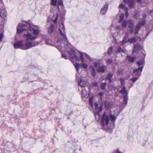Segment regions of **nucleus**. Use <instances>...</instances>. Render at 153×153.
Returning a JSON list of instances; mask_svg holds the SVG:
<instances>
[{
	"label": "nucleus",
	"instance_id": "f257e3e1",
	"mask_svg": "<svg viewBox=\"0 0 153 153\" xmlns=\"http://www.w3.org/2000/svg\"><path fill=\"white\" fill-rule=\"evenodd\" d=\"M39 32V27L37 26L30 25L27 22L19 24L17 27V32L18 33L24 32V37L26 39V42L25 44H23L22 41L16 42L14 45V48L26 50L36 46L38 43L33 41L36 38Z\"/></svg>",
	"mask_w": 153,
	"mask_h": 153
},
{
	"label": "nucleus",
	"instance_id": "f03ea898",
	"mask_svg": "<svg viewBox=\"0 0 153 153\" xmlns=\"http://www.w3.org/2000/svg\"><path fill=\"white\" fill-rule=\"evenodd\" d=\"M144 64V61L143 59L137 62V64L138 65L139 68L134 71L133 73L136 74L138 76H139L141 74V71L143 68Z\"/></svg>",
	"mask_w": 153,
	"mask_h": 153
},
{
	"label": "nucleus",
	"instance_id": "7ed1b4c3",
	"mask_svg": "<svg viewBox=\"0 0 153 153\" xmlns=\"http://www.w3.org/2000/svg\"><path fill=\"white\" fill-rule=\"evenodd\" d=\"M110 121L109 115L104 112L101 117V123L103 126H107Z\"/></svg>",
	"mask_w": 153,
	"mask_h": 153
},
{
	"label": "nucleus",
	"instance_id": "20e7f679",
	"mask_svg": "<svg viewBox=\"0 0 153 153\" xmlns=\"http://www.w3.org/2000/svg\"><path fill=\"white\" fill-rule=\"evenodd\" d=\"M120 92L122 94H125L123 96V101L125 102V104H126L128 100L127 95L128 92L126 90V88L125 87L123 86L122 87V89L120 91Z\"/></svg>",
	"mask_w": 153,
	"mask_h": 153
},
{
	"label": "nucleus",
	"instance_id": "39448f33",
	"mask_svg": "<svg viewBox=\"0 0 153 153\" xmlns=\"http://www.w3.org/2000/svg\"><path fill=\"white\" fill-rule=\"evenodd\" d=\"M146 22L145 20H143L142 21H140L136 26L134 32L135 35L137 34L141 27L145 24Z\"/></svg>",
	"mask_w": 153,
	"mask_h": 153
},
{
	"label": "nucleus",
	"instance_id": "423d86ee",
	"mask_svg": "<svg viewBox=\"0 0 153 153\" xmlns=\"http://www.w3.org/2000/svg\"><path fill=\"white\" fill-rule=\"evenodd\" d=\"M59 31L60 33L62 36L66 40H67V39L65 33V27L64 25L62 23L60 26L59 29Z\"/></svg>",
	"mask_w": 153,
	"mask_h": 153
},
{
	"label": "nucleus",
	"instance_id": "0eeeda50",
	"mask_svg": "<svg viewBox=\"0 0 153 153\" xmlns=\"http://www.w3.org/2000/svg\"><path fill=\"white\" fill-rule=\"evenodd\" d=\"M68 51L70 55V58L74 59L76 60H78L79 59L78 57L75 54L74 50L72 49H70V50L68 49Z\"/></svg>",
	"mask_w": 153,
	"mask_h": 153
},
{
	"label": "nucleus",
	"instance_id": "6e6552de",
	"mask_svg": "<svg viewBox=\"0 0 153 153\" xmlns=\"http://www.w3.org/2000/svg\"><path fill=\"white\" fill-rule=\"evenodd\" d=\"M141 48H142L140 44H135L134 46L133 52V53L134 52H137L138 51L140 50Z\"/></svg>",
	"mask_w": 153,
	"mask_h": 153
},
{
	"label": "nucleus",
	"instance_id": "1a4fd4ad",
	"mask_svg": "<svg viewBox=\"0 0 153 153\" xmlns=\"http://www.w3.org/2000/svg\"><path fill=\"white\" fill-rule=\"evenodd\" d=\"M124 1L125 3H128L130 7H134V0H124Z\"/></svg>",
	"mask_w": 153,
	"mask_h": 153
},
{
	"label": "nucleus",
	"instance_id": "9d476101",
	"mask_svg": "<svg viewBox=\"0 0 153 153\" xmlns=\"http://www.w3.org/2000/svg\"><path fill=\"white\" fill-rule=\"evenodd\" d=\"M137 41V39L136 38L133 37L129 39L126 40V43H132L135 42Z\"/></svg>",
	"mask_w": 153,
	"mask_h": 153
},
{
	"label": "nucleus",
	"instance_id": "9b49d317",
	"mask_svg": "<svg viewBox=\"0 0 153 153\" xmlns=\"http://www.w3.org/2000/svg\"><path fill=\"white\" fill-rule=\"evenodd\" d=\"M79 84L81 87H84L85 86L86 82L84 80H82L81 79L78 80Z\"/></svg>",
	"mask_w": 153,
	"mask_h": 153
},
{
	"label": "nucleus",
	"instance_id": "f8f14e48",
	"mask_svg": "<svg viewBox=\"0 0 153 153\" xmlns=\"http://www.w3.org/2000/svg\"><path fill=\"white\" fill-rule=\"evenodd\" d=\"M108 6L107 4L104 5V7L102 8L101 10V13L104 14L106 11Z\"/></svg>",
	"mask_w": 153,
	"mask_h": 153
},
{
	"label": "nucleus",
	"instance_id": "ddd939ff",
	"mask_svg": "<svg viewBox=\"0 0 153 153\" xmlns=\"http://www.w3.org/2000/svg\"><path fill=\"white\" fill-rule=\"evenodd\" d=\"M128 34L127 33H126L125 36L123 38V40L121 42V44L122 45H124L126 44V41L127 40H126V39L128 37Z\"/></svg>",
	"mask_w": 153,
	"mask_h": 153
},
{
	"label": "nucleus",
	"instance_id": "4468645a",
	"mask_svg": "<svg viewBox=\"0 0 153 153\" xmlns=\"http://www.w3.org/2000/svg\"><path fill=\"white\" fill-rule=\"evenodd\" d=\"M111 106V104L110 102L106 101L105 102V108L106 109H109Z\"/></svg>",
	"mask_w": 153,
	"mask_h": 153
},
{
	"label": "nucleus",
	"instance_id": "2eb2a0df",
	"mask_svg": "<svg viewBox=\"0 0 153 153\" xmlns=\"http://www.w3.org/2000/svg\"><path fill=\"white\" fill-rule=\"evenodd\" d=\"M126 58L128 60V61L132 62L134 60L135 58L133 57H131L130 56H128Z\"/></svg>",
	"mask_w": 153,
	"mask_h": 153
},
{
	"label": "nucleus",
	"instance_id": "dca6fc26",
	"mask_svg": "<svg viewBox=\"0 0 153 153\" xmlns=\"http://www.w3.org/2000/svg\"><path fill=\"white\" fill-rule=\"evenodd\" d=\"M128 23L129 24V27L133 28L134 26V23L132 20L130 19L128 22Z\"/></svg>",
	"mask_w": 153,
	"mask_h": 153
},
{
	"label": "nucleus",
	"instance_id": "f3484780",
	"mask_svg": "<svg viewBox=\"0 0 153 153\" xmlns=\"http://www.w3.org/2000/svg\"><path fill=\"white\" fill-rule=\"evenodd\" d=\"M54 25L51 24L49 27L48 28V33H51L53 31Z\"/></svg>",
	"mask_w": 153,
	"mask_h": 153
},
{
	"label": "nucleus",
	"instance_id": "a211bd4d",
	"mask_svg": "<svg viewBox=\"0 0 153 153\" xmlns=\"http://www.w3.org/2000/svg\"><path fill=\"white\" fill-rule=\"evenodd\" d=\"M105 67L104 66H101L97 68V71L99 72H103L105 71Z\"/></svg>",
	"mask_w": 153,
	"mask_h": 153
},
{
	"label": "nucleus",
	"instance_id": "6ab92c4d",
	"mask_svg": "<svg viewBox=\"0 0 153 153\" xmlns=\"http://www.w3.org/2000/svg\"><path fill=\"white\" fill-rule=\"evenodd\" d=\"M109 116L110 119H110L112 121L114 122L115 121L117 118L116 116L112 115V114H110Z\"/></svg>",
	"mask_w": 153,
	"mask_h": 153
},
{
	"label": "nucleus",
	"instance_id": "aec40b11",
	"mask_svg": "<svg viewBox=\"0 0 153 153\" xmlns=\"http://www.w3.org/2000/svg\"><path fill=\"white\" fill-rule=\"evenodd\" d=\"M112 75L110 74H109L107 76L106 78V80H108L109 82H111L112 81L111 79L112 78Z\"/></svg>",
	"mask_w": 153,
	"mask_h": 153
},
{
	"label": "nucleus",
	"instance_id": "412c9836",
	"mask_svg": "<svg viewBox=\"0 0 153 153\" xmlns=\"http://www.w3.org/2000/svg\"><path fill=\"white\" fill-rule=\"evenodd\" d=\"M57 1L56 0H51V4L53 6H56L57 4Z\"/></svg>",
	"mask_w": 153,
	"mask_h": 153
},
{
	"label": "nucleus",
	"instance_id": "4be33fe9",
	"mask_svg": "<svg viewBox=\"0 0 153 153\" xmlns=\"http://www.w3.org/2000/svg\"><path fill=\"white\" fill-rule=\"evenodd\" d=\"M82 95L84 97H85L87 94V93L85 90H83L82 91L81 93Z\"/></svg>",
	"mask_w": 153,
	"mask_h": 153
},
{
	"label": "nucleus",
	"instance_id": "5701e85b",
	"mask_svg": "<svg viewBox=\"0 0 153 153\" xmlns=\"http://www.w3.org/2000/svg\"><path fill=\"white\" fill-rule=\"evenodd\" d=\"M93 97H91L89 98V103L91 106L92 107L93 105Z\"/></svg>",
	"mask_w": 153,
	"mask_h": 153
},
{
	"label": "nucleus",
	"instance_id": "b1692460",
	"mask_svg": "<svg viewBox=\"0 0 153 153\" xmlns=\"http://www.w3.org/2000/svg\"><path fill=\"white\" fill-rule=\"evenodd\" d=\"M127 23V22L126 21H124L122 24V27H126Z\"/></svg>",
	"mask_w": 153,
	"mask_h": 153
},
{
	"label": "nucleus",
	"instance_id": "393cba45",
	"mask_svg": "<svg viewBox=\"0 0 153 153\" xmlns=\"http://www.w3.org/2000/svg\"><path fill=\"white\" fill-rule=\"evenodd\" d=\"M106 86V85L105 83H102L100 86L102 90H104L105 89Z\"/></svg>",
	"mask_w": 153,
	"mask_h": 153
},
{
	"label": "nucleus",
	"instance_id": "a878e982",
	"mask_svg": "<svg viewBox=\"0 0 153 153\" xmlns=\"http://www.w3.org/2000/svg\"><path fill=\"white\" fill-rule=\"evenodd\" d=\"M74 65L75 66V68H76V70L78 71L79 69V63H75L74 64Z\"/></svg>",
	"mask_w": 153,
	"mask_h": 153
},
{
	"label": "nucleus",
	"instance_id": "bb28decb",
	"mask_svg": "<svg viewBox=\"0 0 153 153\" xmlns=\"http://www.w3.org/2000/svg\"><path fill=\"white\" fill-rule=\"evenodd\" d=\"M90 68L91 69L92 71V74L94 76L95 75V70L94 68V67L93 66H91L90 67Z\"/></svg>",
	"mask_w": 153,
	"mask_h": 153
},
{
	"label": "nucleus",
	"instance_id": "cd10ccee",
	"mask_svg": "<svg viewBox=\"0 0 153 153\" xmlns=\"http://www.w3.org/2000/svg\"><path fill=\"white\" fill-rule=\"evenodd\" d=\"M57 4L58 7L59 5H63V3L62 1L61 0H59L57 3Z\"/></svg>",
	"mask_w": 153,
	"mask_h": 153
},
{
	"label": "nucleus",
	"instance_id": "c85d7f7f",
	"mask_svg": "<svg viewBox=\"0 0 153 153\" xmlns=\"http://www.w3.org/2000/svg\"><path fill=\"white\" fill-rule=\"evenodd\" d=\"M124 17V15L123 14H122L120 15V20L119 21V23L121 22V21L123 20V19Z\"/></svg>",
	"mask_w": 153,
	"mask_h": 153
},
{
	"label": "nucleus",
	"instance_id": "c756f323",
	"mask_svg": "<svg viewBox=\"0 0 153 153\" xmlns=\"http://www.w3.org/2000/svg\"><path fill=\"white\" fill-rule=\"evenodd\" d=\"M81 66L85 69H86L88 68V65L87 64L85 63H82L81 64Z\"/></svg>",
	"mask_w": 153,
	"mask_h": 153
},
{
	"label": "nucleus",
	"instance_id": "7c9ffc66",
	"mask_svg": "<svg viewBox=\"0 0 153 153\" xmlns=\"http://www.w3.org/2000/svg\"><path fill=\"white\" fill-rule=\"evenodd\" d=\"M112 47H110L108 51V53L109 54H111V53L112 50Z\"/></svg>",
	"mask_w": 153,
	"mask_h": 153
},
{
	"label": "nucleus",
	"instance_id": "2f4dec72",
	"mask_svg": "<svg viewBox=\"0 0 153 153\" xmlns=\"http://www.w3.org/2000/svg\"><path fill=\"white\" fill-rule=\"evenodd\" d=\"M138 79V78L136 77H133L131 79V80L132 81V82H134L135 81H136Z\"/></svg>",
	"mask_w": 153,
	"mask_h": 153
},
{
	"label": "nucleus",
	"instance_id": "473e14b6",
	"mask_svg": "<svg viewBox=\"0 0 153 153\" xmlns=\"http://www.w3.org/2000/svg\"><path fill=\"white\" fill-rule=\"evenodd\" d=\"M94 104H95V110L96 111H97V110H98V104L97 103H95Z\"/></svg>",
	"mask_w": 153,
	"mask_h": 153
},
{
	"label": "nucleus",
	"instance_id": "72a5a7b5",
	"mask_svg": "<svg viewBox=\"0 0 153 153\" xmlns=\"http://www.w3.org/2000/svg\"><path fill=\"white\" fill-rule=\"evenodd\" d=\"M112 60L111 59H108L106 60V62L107 64H109L111 63Z\"/></svg>",
	"mask_w": 153,
	"mask_h": 153
},
{
	"label": "nucleus",
	"instance_id": "f704fd0d",
	"mask_svg": "<svg viewBox=\"0 0 153 153\" xmlns=\"http://www.w3.org/2000/svg\"><path fill=\"white\" fill-rule=\"evenodd\" d=\"M120 80L121 84L122 85H123L125 82L123 78H121L120 79Z\"/></svg>",
	"mask_w": 153,
	"mask_h": 153
},
{
	"label": "nucleus",
	"instance_id": "c9c22d12",
	"mask_svg": "<svg viewBox=\"0 0 153 153\" xmlns=\"http://www.w3.org/2000/svg\"><path fill=\"white\" fill-rule=\"evenodd\" d=\"M125 15L126 17H127L128 16V9L127 8H126Z\"/></svg>",
	"mask_w": 153,
	"mask_h": 153
},
{
	"label": "nucleus",
	"instance_id": "e433bc0d",
	"mask_svg": "<svg viewBox=\"0 0 153 153\" xmlns=\"http://www.w3.org/2000/svg\"><path fill=\"white\" fill-rule=\"evenodd\" d=\"M139 17V14L137 13L135 14L134 16V17L135 19H137Z\"/></svg>",
	"mask_w": 153,
	"mask_h": 153
},
{
	"label": "nucleus",
	"instance_id": "4c0bfd02",
	"mask_svg": "<svg viewBox=\"0 0 153 153\" xmlns=\"http://www.w3.org/2000/svg\"><path fill=\"white\" fill-rule=\"evenodd\" d=\"M80 59H81V61L82 62H83L84 61V59L83 56L82 55H81L80 56Z\"/></svg>",
	"mask_w": 153,
	"mask_h": 153
},
{
	"label": "nucleus",
	"instance_id": "58836bf2",
	"mask_svg": "<svg viewBox=\"0 0 153 153\" xmlns=\"http://www.w3.org/2000/svg\"><path fill=\"white\" fill-rule=\"evenodd\" d=\"M57 16H58L57 14L55 19L53 21V22L55 24L56 23L57 19Z\"/></svg>",
	"mask_w": 153,
	"mask_h": 153
},
{
	"label": "nucleus",
	"instance_id": "ea45409f",
	"mask_svg": "<svg viewBox=\"0 0 153 153\" xmlns=\"http://www.w3.org/2000/svg\"><path fill=\"white\" fill-rule=\"evenodd\" d=\"M119 7L120 8H124L125 7V5L123 4H120Z\"/></svg>",
	"mask_w": 153,
	"mask_h": 153
},
{
	"label": "nucleus",
	"instance_id": "a19ab883",
	"mask_svg": "<svg viewBox=\"0 0 153 153\" xmlns=\"http://www.w3.org/2000/svg\"><path fill=\"white\" fill-rule=\"evenodd\" d=\"M94 66H95V67L97 68L99 65V64L98 63H97L94 62Z\"/></svg>",
	"mask_w": 153,
	"mask_h": 153
},
{
	"label": "nucleus",
	"instance_id": "79ce46f5",
	"mask_svg": "<svg viewBox=\"0 0 153 153\" xmlns=\"http://www.w3.org/2000/svg\"><path fill=\"white\" fill-rule=\"evenodd\" d=\"M102 106H100V107L99 108H98V111H102Z\"/></svg>",
	"mask_w": 153,
	"mask_h": 153
},
{
	"label": "nucleus",
	"instance_id": "37998d69",
	"mask_svg": "<svg viewBox=\"0 0 153 153\" xmlns=\"http://www.w3.org/2000/svg\"><path fill=\"white\" fill-rule=\"evenodd\" d=\"M118 51L119 52L123 51V50L122 49H121L120 47L119 48Z\"/></svg>",
	"mask_w": 153,
	"mask_h": 153
},
{
	"label": "nucleus",
	"instance_id": "c03bdc74",
	"mask_svg": "<svg viewBox=\"0 0 153 153\" xmlns=\"http://www.w3.org/2000/svg\"><path fill=\"white\" fill-rule=\"evenodd\" d=\"M129 31L130 32V33L132 34L133 32V29H130L129 30Z\"/></svg>",
	"mask_w": 153,
	"mask_h": 153
},
{
	"label": "nucleus",
	"instance_id": "a18cd8bd",
	"mask_svg": "<svg viewBox=\"0 0 153 153\" xmlns=\"http://www.w3.org/2000/svg\"><path fill=\"white\" fill-rule=\"evenodd\" d=\"M62 56L63 58H64L65 59H66L67 58L66 57V56L63 54H62Z\"/></svg>",
	"mask_w": 153,
	"mask_h": 153
},
{
	"label": "nucleus",
	"instance_id": "49530a36",
	"mask_svg": "<svg viewBox=\"0 0 153 153\" xmlns=\"http://www.w3.org/2000/svg\"><path fill=\"white\" fill-rule=\"evenodd\" d=\"M99 94L100 96L101 97L103 95V92H100L99 93Z\"/></svg>",
	"mask_w": 153,
	"mask_h": 153
},
{
	"label": "nucleus",
	"instance_id": "de8ad7c7",
	"mask_svg": "<svg viewBox=\"0 0 153 153\" xmlns=\"http://www.w3.org/2000/svg\"><path fill=\"white\" fill-rule=\"evenodd\" d=\"M85 55L88 58L90 59V56L87 54H85Z\"/></svg>",
	"mask_w": 153,
	"mask_h": 153
},
{
	"label": "nucleus",
	"instance_id": "09e8293b",
	"mask_svg": "<svg viewBox=\"0 0 153 153\" xmlns=\"http://www.w3.org/2000/svg\"><path fill=\"white\" fill-rule=\"evenodd\" d=\"M117 153H121V152L119 150H117Z\"/></svg>",
	"mask_w": 153,
	"mask_h": 153
},
{
	"label": "nucleus",
	"instance_id": "8fccbe9b",
	"mask_svg": "<svg viewBox=\"0 0 153 153\" xmlns=\"http://www.w3.org/2000/svg\"><path fill=\"white\" fill-rule=\"evenodd\" d=\"M143 18H145L146 16V14L145 13H144L143 14Z\"/></svg>",
	"mask_w": 153,
	"mask_h": 153
},
{
	"label": "nucleus",
	"instance_id": "3c124183",
	"mask_svg": "<svg viewBox=\"0 0 153 153\" xmlns=\"http://www.w3.org/2000/svg\"><path fill=\"white\" fill-rule=\"evenodd\" d=\"M97 83H94L93 84L94 85V86H97Z\"/></svg>",
	"mask_w": 153,
	"mask_h": 153
},
{
	"label": "nucleus",
	"instance_id": "603ef678",
	"mask_svg": "<svg viewBox=\"0 0 153 153\" xmlns=\"http://www.w3.org/2000/svg\"><path fill=\"white\" fill-rule=\"evenodd\" d=\"M120 71V70H119L118 71V73H119V71Z\"/></svg>",
	"mask_w": 153,
	"mask_h": 153
},
{
	"label": "nucleus",
	"instance_id": "864d4df0",
	"mask_svg": "<svg viewBox=\"0 0 153 153\" xmlns=\"http://www.w3.org/2000/svg\"><path fill=\"white\" fill-rule=\"evenodd\" d=\"M1 36H0V37L1 38Z\"/></svg>",
	"mask_w": 153,
	"mask_h": 153
},
{
	"label": "nucleus",
	"instance_id": "5fc2aeb1",
	"mask_svg": "<svg viewBox=\"0 0 153 153\" xmlns=\"http://www.w3.org/2000/svg\"><path fill=\"white\" fill-rule=\"evenodd\" d=\"M1 0H0V1H1Z\"/></svg>",
	"mask_w": 153,
	"mask_h": 153
}]
</instances>
